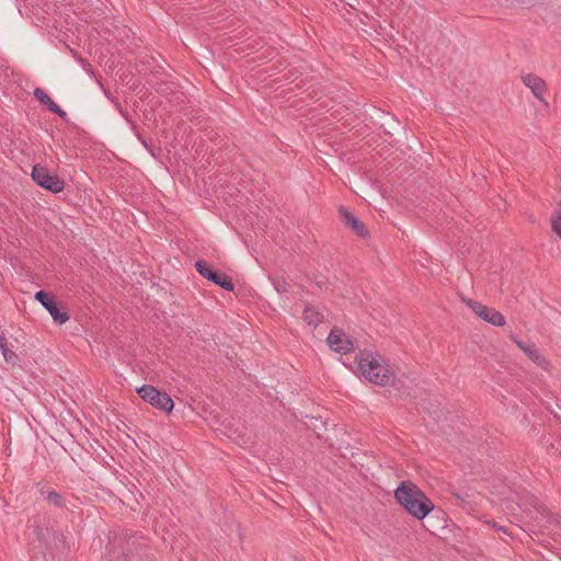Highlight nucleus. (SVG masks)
I'll use <instances>...</instances> for the list:
<instances>
[{
  "instance_id": "f8f14e48",
  "label": "nucleus",
  "mask_w": 561,
  "mask_h": 561,
  "mask_svg": "<svg viewBox=\"0 0 561 561\" xmlns=\"http://www.w3.org/2000/svg\"><path fill=\"white\" fill-rule=\"evenodd\" d=\"M523 83L529 88L534 94V96L542 102L545 105H548L547 101L543 99V93L547 90L546 81L534 73H527L522 77Z\"/></svg>"
},
{
  "instance_id": "412c9836",
  "label": "nucleus",
  "mask_w": 561,
  "mask_h": 561,
  "mask_svg": "<svg viewBox=\"0 0 561 561\" xmlns=\"http://www.w3.org/2000/svg\"><path fill=\"white\" fill-rule=\"evenodd\" d=\"M493 527H494L497 531H500V533H502V534H504V535H507V536L512 537V534L508 531V529H507L506 527H504V526H497L495 523H493Z\"/></svg>"
},
{
  "instance_id": "6e6552de",
  "label": "nucleus",
  "mask_w": 561,
  "mask_h": 561,
  "mask_svg": "<svg viewBox=\"0 0 561 561\" xmlns=\"http://www.w3.org/2000/svg\"><path fill=\"white\" fill-rule=\"evenodd\" d=\"M35 299L49 312L56 323L64 324L69 320L68 311L62 310L49 293L39 290L35 294Z\"/></svg>"
},
{
  "instance_id": "2eb2a0df",
  "label": "nucleus",
  "mask_w": 561,
  "mask_h": 561,
  "mask_svg": "<svg viewBox=\"0 0 561 561\" xmlns=\"http://www.w3.org/2000/svg\"><path fill=\"white\" fill-rule=\"evenodd\" d=\"M304 320L312 327H317L319 323H321L324 319L323 314L320 313L313 306L307 305L304 314Z\"/></svg>"
},
{
  "instance_id": "423d86ee",
  "label": "nucleus",
  "mask_w": 561,
  "mask_h": 561,
  "mask_svg": "<svg viewBox=\"0 0 561 561\" xmlns=\"http://www.w3.org/2000/svg\"><path fill=\"white\" fill-rule=\"evenodd\" d=\"M33 181L41 187L51 193H60L65 188V181L57 174H51L46 167L36 164L32 170Z\"/></svg>"
},
{
  "instance_id": "4468645a",
  "label": "nucleus",
  "mask_w": 561,
  "mask_h": 561,
  "mask_svg": "<svg viewBox=\"0 0 561 561\" xmlns=\"http://www.w3.org/2000/svg\"><path fill=\"white\" fill-rule=\"evenodd\" d=\"M479 318L495 327H503L505 324L504 316L500 311L488 306L486 311L481 312Z\"/></svg>"
},
{
  "instance_id": "ddd939ff",
  "label": "nucleus",
  "mask_w": 561,
  "mask_h": 561,
  "mask_svg": "<svg viewBox=\"0 0 561 561\" xmlns=\"http://www.w3.org/2000/svg\"><path fill=\"white\" fill-rule=\"evenodd\" d=\"M34 96L51 113L58 115L62 119H67V113L57 103H55L42 88H35Z\"/></svg>"
},
{
  "instance_id": "0eeeda50",
  "label": "nucleus",
  "mask_w": 561,
  "mask_h": 561,
  "mask_svg": "<svg viewBox=\"0 0 561 561\" xmlns=\"http://www.w3.org/2000/svg\"><path fill=\"white\" fill-rule=\"evenodd\" d=\"M196 271L209 282L218 285L225 290L233 291L234 284L230 276L225 273L215 271L205 260H198L195 263Z\"/></svg>"
},
{
  "instance_id": "7ed1b4c3",
  "label": "nucleus",
  "mask_w": 561,
  "mask_h": 561,
  "mask_svg": "<svg viewBox=\"0 0 561 561\" xmlns=\"http://www.w3.org/2000/svg\"><path fill=\"white\" fill-rule=\"evenodd\" d=\"M354 364L358 374L371 383L386 387L394 381V371L380 355H374L369 351H359Z\"/></svg>"
},
{
  "instance_id": "39448f33",
  "label": "nucleus",
  "mask_w": 561,
  "mask_h": 561,
  "mask_svg": "<svg viewBox=\"0 0 561 561\" xmlns=\"http://www.w3.org/2000/svg\"><path fill=\"white\" fill-rule=\"evenodd\" d=\"M137 393L144 401L163 412L170 413L174 407L173 400L167 392L160 391L151 385L141 386L137 389Z\"/></svg>"
},
{
  "instance_id": "4be33fe9",
  "label": "nucleus",
  "mask_w": 561,
  "mask_h": 561,
  "mask_svg": "<svg viewBox=\"0 0 561 561\" xmlns=\"http://www.w3.org/2000/svg\"><path fill=\"white\" fill-rule=\"evenodd\" d=\"M7 344V340L4 336L0 335V348H3V346Z\"/></svg>"
},
{
  "instance_id": "aec40b11",
  "label": "nucleus",
  "mask_w": 561,
  "mask_h": 561,
  "mask_svg": "<svg viewBox=\"0 0 561 561\" xmlns=\"http://www.w3.org/2000/svg\"><path fill=\"white\" fill-rule=\"evenodd\" d=\"M0 351L8 364L14 366L19 363V356L12 350H10L7 344L3 346V348H0Z\"/></svg>"
},
{
  "instance_id": "f3484780",
  "label": "nucleus",
  "mask_w": 561,
  "mask_h": 561,
  "mask_svg": "<svg viewBox=\"0 0 561 561\" xmlns=\"http://www.w3.org/2000/svg\"><path fill=\"white\" fill-rule=\"evenodd\" d=\"M46 501L48 504L55 506V507H64L65 506V500L62 495L56 491H48L46 492Z\"/></svg>"
},
{
  "instance_id": "6ab92c4d",
  "label": "nucleus",
  "mask_w": 561,
  "mask_h": 561,
  "mask_svg": "<svg viewBox=\"0 0 561 561\" xmlns=\"http://www.w3.org/2000/svg\"><path fill=\"white\" fill-rule=\"evenodd\" d=\"M273 286L278 294H287L290 290V284L284 277L273 279Z\"/></svg>"
},
{
  "instance_id": "a211bd4d",
  "label": "nucleus",
  "mask_w": 561,
  "mask_h": 561,
  "mask_svg": "<svg viewBox=\"0 0 561 561\" xmlns=\"http://www.w3.org/2000/svg\"><path fill=\"white\" fill-rule=\"evenodd\" d=\"M551 226L552 230L561 238V202L551 218Z\"/></svg>"
},
{
  "instance_id": "f03ea898",
  "label": "nucleus",
  "mask_w": 561,
  "mask_h": 561,
  "mask_svg": "<svg viewBox=\"0 0 561 561\" xmlns=\"http://www.w3.org/2000/svg\"><path fill=\"white\" fill-rule=\"evenodd\" d=\"M108 558V561H154L148 552L147 540L129 533L110 540Z\"/></svg>"
},
{
  "instance_id": "9b49d317",
  "label": "nucleus",
  "mask_w": 561,
  "mask_h": 561,
  "mask_svg": "<svg viewBox=\"0 0 561 561\" xmlns=\"http://www.w3.org/2000/svg\"><path fill=\"white\" fill-rule=\"evenodd\" d=\"M511 340L520 348L527 357L538 365L539 367H545L548 365V360L540 354L537 345L534 342H523L519 341L515 335H511Z\"/></svg>"
},
{
  "instance_id": "393cba45",
  "label": "nucleus",
  "mask_w": 561,
  "mask_h": 561,
  "mask_svg": "<svg viewBox=\"0 0 561 561\" xmlns=\"http://www.w3.org/2000/svg\"><path fill=\"white\" fill-rule=\"evenodd\" d=\"M550 450H551V451H558V448H554V446H553V445H551V446H550Z\"/></svg>"
},
{
  "instance_id": "9d476101",
  "label": "nucleus",
  "mask_w": 561,
  "mask_h": 561,
  "mask_svg": "<svg viewBox=\"0 0 561 561\" xmlns=\"http://www.w3.org/2000/svg\"><path fill=\"white\" fill-rule=\"evenodd\" d=\"M339 215L341 220L348 227L357 237L366 239L370 236L366 225L346 207H339Z\"/></svg>"
},
{
  "instance_id": "5701e85b",
  "label": "nucleus",
  "mask_w": 561,
  "mask_h": 561,
  "mask_svg": "<svg viewBox=\"0 0 561 561\" xmlns=\"http://www.w3.org/2000/svg\"><path fill=\"white\" fill-rule=\"evenodd\" d=\"M316 284H317V286H318L319 288H322V286L324 285V283H323V282H317Z\"/></svg>"
},
{
  "instance_id": "f257e3e1",
  "label": "nucleus",
  "mask_w": 561,
  "mask_h": 561,
  "mask_svg": "<svg viewBox=\"0 0 561 561\" xmlns=\"http://www.w3.org/2000/svg\"><path fill=\"white\" fill-rule=\"evenodd\" d=\"M393 495L398 504L417 520H423L434 511L435 506L431 499L410 480L401 481Z\"/></svg>"
},
{
  "instance_id": "dca6fc26",
  "label": "nucleus",
  "mask_w": 561,
  "mask_h": 561,
  "mask_svg": "<svg viewBox=\"0 0 561 561\" xmlns=\"http://www.w3.org/2000/svg\"><path fill=\"white\" fill-rule=\"evenodd\" d=\"M461 301L466 304L478 317H480L481 312L486 311V306L481 304L480 301L473 300L471 298H466L463 296H461Z\"/></svg>"
},
{
  "instance_id": "b1692460",
  "label": "nucleus",
  "mask_w": 561,
  "mask_h": 561,
  "mask_svg": "<svg viewBox=\"0 0 561 561\" xmlns=\"http://www.w3.org/2000/svg\"><path fill=\"white\" fill-rule=\"evenodd\" d=\"M550 450H551V451H558V448H554V446H553V445H551V446H550Z\"/></svg>"
},
{
  "instance_id": "20e7f679",
  "label": "nucleus",
  "mask_w": 561,
  "mask_h": 561,
  "mask_svg": "<svg viewBox=\"0 0 561 561\" xmlns=\"http://www.w3.org/2000/svg\"><path fill=\"white\" fill-rule=\"evenodd\" d=\"M39 541H45V561H65L69 553V547L62 533L54 529H43L37 526L35 529Z\"/></svg>"
},
{
  "instance_id": "1a4fd4ad",
  "label": "nucleus",
  "mask_w": 561,
  "mask_h": 561,
  "mask_svg": "<svg viewBox=\"0 0 561 561\" xmlns=\"http://www.w3.org/2000/svg\"><path fill=\"white\" fill-rule=\"evenodd\" d=\"M327 342L333 351L340 354L354 351V341L336 327L329 333Z\"/></svg>"
}]
</instances>
